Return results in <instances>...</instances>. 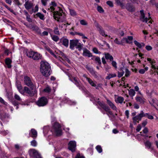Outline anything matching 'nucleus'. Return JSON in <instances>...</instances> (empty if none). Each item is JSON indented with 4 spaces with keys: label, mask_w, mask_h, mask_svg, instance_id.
Here are the masks:
<instances>
[{
    "label": "nucleus",
    "mask_w": 158,
    "mask_h": 158,
    "mask_svg": "<svg viewBox=\"0 0 158 158\" xmlns=\"http://www.w3.org/2000/svg\"><path fill=\"white\" fill-rule=\"evenodd\" d=\"M46 0H41V2L42 5L44 6H45L47 5V1Z\"/></svg>",
    "instance_id": "60"
},
{
    "label": "nucleus",
    "mask_w": 158,
    "mask_h": 158,
    "mask_svg": "<svg viewBox=\"0 0 158 158\" xmlns=\"http://www.w3.org/2000/svg\"><path fill=\"white\" fill-rule=\"evenodd\" d=\"M26 56L30 58L35 60L41 59L42 55L38 53L32 51H27L26 52Z\"/></svg>",
    "instance_id": "4"
},
{
    "label": "nucleus",
    "mask_w": 158,
    "mask_h": 158,
    "mask_svg": "<svg viewBox=\"0 0 158 158\" xmlns=\"http://www.w3.org/2000/svg\"><path fill=\"white\" fill-rule=\"evenodd\" d=\"M61 127L60 125L58 123L55 122L54 123L53 127L57 135H61L62 130Z\"/></svg>",
    "instance_id": "6"
},
{
    "label": "nucleus",
    "mask_w": 158,
    "mask_h": 158,
    "mask_svg": "<svg viewBox=\"0 0 158 158\" xmlns=\"http://www.w3.org/2000/svg\"><path fill=\"white\" fill-rule=\"evenodd\" d=\"M133 39L132 36H129L127 37V38H123L122 40V41H123L126 42L127 43L130 44L131 43V41Z\"/></svg>",
    "instance_id": "23"
},
{
    "label": "nucleus",
    "mask_w": 158,
    "mask_h": 158,
    "mask_svg": "<svg viewBox=\"0 0 158 158\" xmlns=\"http://www.w3.org/2000/svg\"><path fill=\"white\" fill-rule=\"evenodd\" d=\"M12 103L14 106H17L16 108L17 109L19 108V106H18L19 103L18 101L15 100H12Z\"/></svg>",
    "instance_id": "44"
},
{
    "label": "nucleus",
    "mask_w": 158,
    "mask_h": 158,
    "mask_svg": "<svg viewBox=\"0 0 158 158\" xmlns=\"http://www.w3.org/2000/svg\"><path fill=\"white\" fill-rule=\"evenodd\" d=\"M54 32L55 34H57V35H59V31L58 30V27H56L54 29Z\"/></svg>",
    "instance_id": "61"
},
{
    "label": "nucleus",
    "mask_w": 158,
    "mask_h": 158,
    "mask_svg": "<svg viewBox=\"0 0 158 158\" xmlns=\"http://www.w3.org/2000/svg\"><path fill=\"white\" fill-rule=\"evenodd\" d=\"M135 44L139 48H141L142 47L144 46V44L143 43H141L137 42L136 40H135L134 41Z\"/></svg>",
    "instance_id": "29"
},
{
    "label": "nucleus",
    "mask_w": 158,
    "mask_h": 158,
    "mask_svg": "<svg viewBox=\"0 0 158 158\" xmlns=\"http://www.w3.org/2000/svg\"><path fill=\"white\" fill-rule=\"evenodd\" d=\"M97 9L98 11L100 13H102L104 12V10L101 6H98Z\"/></svg>",
    "instance_id": "47"
},
{
    "label": "nucleus",
    "mask_w": 158,
    "mask_h": 158,
    "mask_svg": "<svg viewBox=\"0 0 158 158\" xmlns=\"http://www.w3.org/2000/svg\"><path fill=\"white\" fill-rule=\"evenodd\" d=\"M80 24L83 25H86L87 24V23L85 20H82L80 21Z\"/></svg>",
    "instance_id": "53"
},
{
    "label": "nucleus",
    "mask_w": 158,
    "mask_h": 158,
    "mask_svg": "<svg viewBox=\"0 0 158 158\" xmlns=\"http://www.w3.org/2000/svg\"><path fill=\"white\" fill-rule=\"evenodd\" d=\"M145 48L148 51H150L152 49V47L150 45H147L145 47Z\"/></svg>",
    "instance_id": "63"
},
{
    "label": "nucleus",
    "mask_w": 158,
    "mask_h": 158,
    "mask_svg": "<svg viewBox=\"0 0 158 158\" xmlns=\"http://www.w3.org/2000/svg\"><path fill=\"white\" fill-rule=\"evenodd\" d=\"M93 51L96 54H99L100 53L98 52V49L95 48H94L93 49Z\"/></svg>",
    "instance_id": "59"
},
{
    "label": "nucleus",
    "mask_w": 158,
    "mask_h": 158,
    "mask_svg": "<svg viewBox=\"0 0 158 158\" xmlns=\"http://www.w3.org/2000/svg\"><path fill=\"white\" fill-rule=\"evenodd\" d=\"M136 100L137 102H139L140 103H143L144 102L143 99L140 97H137Z\"/></svg>",
    "instance_id": "50"
},
{
    "label": "nucleus",
    "mask_w": 158,
    "mask_h": 158,
    "mask_svg": "<svg viewBox=\"0 0 158 158\" xmlns=\"http://www.w3.org/2000/svg\"><path fill=\"white\" fill-rule=\"evenodd\" d=\"M3 5L8 10H9L10 12L13 13V14H15V12L14 10L12 9L9 7L7 5H6L5 4H3Z\"/></svg>",
    "instance_id": "42"
},
{
    "label": "nucleus",
    "mask_w": 158,
    "mask_h": 158,
    "mask_svg": "<svg viewBox=\"0 0 158 158\" xmlns=\"http://www.w3.org/2000/svg\"><path fill=\"white\" fill-rule=\"evenodd\" d=\"M95 26L97 29L98 31L102 28L97 23H95Z\"/></svg>",
    "instance_id": "56"
},
{
    "label": "nucleus",
    "mask_w": 158,
    "mask_h": 158,
    "mask_svg": "<svg viewBox=\"0 0 158 158\" xmlns=\"http://www.w3.org/2000/svg\"><path fill=\"white\" fill-rule=\"evenodd\" d=\"M14 98L15 99L18 101H21V99L19 96L16 94H15Z\"/></svg>",
    "instance_id": "54"
},
{
    "label": "nucleus",
    "mask_w": 158,
    "mask_h": 158,
    "mask_svg": "<svg viewBox=\"0 0 158 158\" xmlns=\"http://www.w3.org/2000/svg\"><path fill=\"white\" fill-rule=\"evenodd\" d=\"M40 69H49L51 66L49 64L45 61H42L40 62Z\"/></svg>",
    "instance_id": "9"
},
{
    "label": "nucleus",
    "mask_w": 158,
    "mask_h": 158,
    "mask_svg": "<svg viewBox=\"0 0 158 158\" xmlns=\"http://www.w3.org/2000/svg\"><path fill=\"white\" fill-rule=\"evenodd\" d=\"M51 89L50 88L48 87H47L45 89H44V91L45 92L49 93L51 92Z\"/></svg>",
    "instance_id": "52"
},
{
    "label": "nucleus",
    "mask_w": 158,
    "mask_h": 158,
    "mask_svg": "<svg viewBox=\"0 0 158 158\" xmlns=\"http://www.w3.org/2000/svg\"><path fill=\"white\" fill-rule=\"evenodd\" d=\"M36 15L42 20H44V15L40 13H38L36 14Z\"/></svg>",
    "instance_id": "37"
},
{
    "label": "nucleus",
    "mask_w": 158,
    "mask_h": 158,
    "mask_svg": "<svg viewBox=\"0 0 158 158\" xmlns=\"http://www.w3.org/2000/svg\"><path fill=\"white\" fill-rule=\"evenodd\" d=\"M89 72L94 76L96 77H98V73L94 70H89Z\"/></svg>",
    "instance_id": "34"
},
{
    "label": "nucleus",
    "mask_w": 158,
    "mask_h": 158,
    "mask_svg": "<svg viewBox=\"0 0 158 158\" xmlns=\"http://www.w3.org/2000/svg\"><path fill=\"white\" fill-rule=\"evenodd\" d=\"M77 87L79 88L80 89H81L84 91H85V88L81 84H80L79 86H78Z\"/></svg>",
    "instance_id": "58"
},
{
    "label": "nucleus",
    "mask_w": 158,
    "mask_h": 158,
    "mask_svg": "<svg viewBox=\"0 0 158 158\" xmlns=\"http://www.w3.org/2000/svg\"><path fill=\"white\" fill-rule=\"evenodd\" d=\"M86 79L88 81L89 83L92 86L94 87L96 86V84L94 82L92 81V80L89 78L86 77Z\"/></svg>",
    "instance_id": "31"
},
{
    "label": "nucleus",
    "mask_w": 158,
    "mask_h": 158,
    "mask_svg": "<svg viewBox=\"0 0 158 158\" xmlns=\"http://www.w3.org/2000/svg\"><path fill=\"white\" fill-rule=\"evenodd\" d=\"M76 48H77L79 51H81L82 48V45L80 43L77 47H76Z\"/></svg>",
    "instance_id": "57"
},
{
    "label": "nucleus",
    "mask_w": 158,
    "mask_h": 158,
    "mask_svg": "<svg viewBox=\"0 0 158 158\" xmlns=\"http://www.w3.org/2000/svg\"><path fill=\"white\" fill-rule=\"evenodd\" d=\"M150 101H151V102L149 101L150 103L152 105L154 106L155 105H156L158 106V100L156 98H152Z\"/></svg>",
    "instance_id": "26"
},
{
    "label": "nucleus",
    "mask_w": 158,
    "mask_h": 158,
    "mask_svg": "<svg viewBox=\"0 0 158 158\" xmlns=\"http://www.w3.org/2000/svg\"><path fill=\"white\" fill-rule=\"evenodd\" d=\"M140 12L141 13V17H140V19L143 22L147 23L148 20H149L151 19V17L150 16V13H148V18L147 17H145V15L143 12V10H141L140 11Z\"/></svg>",
    "instance_id": "11"
},
{
    "label": "nucleus",
    "mask_w": 158,
    "mask_h": 158,
    "mask_svg": "<svg viewBox=\"0 0 158 158\" xmlns=\"http://www.w3.org/2000/svg\"><path fill=\"white\" fill-rule=\"evenodd\" d=\"M97 103L99 106L98 107V108L101 111L102 113L104 114H105V112L103 110L106 112V114L109 116V114L111 115H113L112 112L110 111V107L105 103L102 101L101 102L99 101H98Z\"/></svg>",
    "instance_id": "1"
},
{
    "label": "nucleus",
    "mask_w": 158,
    "mask_h": 158,
    "mask_svg": "<svg viewBox=\"0 0 158 158\" xmlns=\"http://www.w3.org/2000/svg\"><path fill=\"white\" fill-rule=\"evenodd\" d=\"M99 33L105 37L109 36V37H110V36L109 35L108 36L105 33V31L102 28L99 30H98Z\"/></svg>",
    "instance_id": "30"
},
{
    "label": "nucleus",
    "mask_w": 158,
    "mask_h": 158,
    "mask_svg": "<svg viewBox=\"0 0 158 158\" xmlns=\"http://www.w3.org/2000/svg\"><path fill=\"white\" fill-rule=\"evenodd\" d=\"M144 144L145 146L147 147L149 149L151 148V143L149 141H147Z\"/></svg>",
    "instance_id": "39"
},
{
    "label": "nucleus",
    "mask_w": 158,
    "mask_h": 158,
    "mask_svg": "<svg viewBox=\"0 0 158 158\" xmlns=\"http://www.w3.org/2000/svg\"><path fill=\"white\" fill-rule=\"evenodd\" d=\"M24 82L25 84L31 87L33 85L30 78L27 76H25L24 77Z\"/></svg>",
    "instance_id": "14"
},
{
    "label": "nucleus",
    "mask_w": 158,
    "mask_h": 158,
    "mask_svg": "<svg viewBox=\"0 0 158 158\" xmlns=\"http://www.w3.org/2000/svg\"><path fill=\"white\" fill-rule=\"evenodd\" d=\"M143 116L147 117L148 118L150 119H153L154 118L152 116L149 114L148 113H143Z\"/></svg>",
    "instance_id": "41"
},
{
    "label": "nucleus",
    "mask_w": 158,
    "mask_h": 158,
    "mask_svg": "<svg viewBox=\"0 0 158 158\" xmlns=\"http://www.w3.org/2000/svg\"><path fill=\"white\" fill-rule=\"evenodd\" d=\"M48 51L55 58L57 59L61 62L62 60H64L66 61L68 63H70V60L62 52H60V53H55L52 50L50 49L48 50Z\"/></svg>",
    "instance_id": "2"
},
{
    "label": "nucleus",
    "mask_w": 158,
    "mask_h": 158,
    "mask_svg": "<svg viewBox=\"0 0 158 158\" xmlns=\"http://www.w3.org/2000/svg\"><path fill=\"white\" fill-rule=\"evenodd\" d=\"M77 86H79L80 84H81L80 82L79 81H78L77 78L75 77H73V80L74 81L71 80Z\"/></svg>",
    "instance_id": "35"
},
{
    "label": "nucleus",
    "mask_w": 158,
    "mask_h": 158,
    "mask_svg": "<svg viewBox=\"0 0 158 158\" xmlns=\"http://www.w3.org/2000/svg\"><path fill=\"white\" fill-rule=\"evenodd\" d=\"M31 29H32L33 31H34L35 32L38 34H40L41 33L40 30L37 26H32L31 27Z\"/></svg>",
    "instance_id": "22"
},
{
    "label": "nucleus",
    "mask_w": 158,
    "mask_h": 158,
    "mask_svg": "<svg viewBox=\"0 0 158 158\" xmlns=\"http://www.w3.org/2000/svg\"><path fill=\"white\" fill-rule=\"evenodd\" d=\"M76 146L75 141H70L68 143V149L72 152H74L75 151Z\"/></svg>",
    "instance_id": "12"
},
{
    "label": "nucleus",
    "mask_w": 158,
    "mask_h": 158,
    "mask_svg": "<svg viewBox=\"0 0 158 158\" xmlns=\"http://www.w3.org/2000/svg\"><path fill=\"white\" fill-rule=\"evenodd\" d=\"M124 73V72L123 70H119L118 72V77L119 78L123 76Z\"/></svg>",
    "instance_id": "33"
},
{
    "label": "nucleus",
    "mask_w": 158,
    "mask_h": 158,
    "mask_svg": "<svg viewBox=\"0 0 158 158\" xmlns=\"http://www.w3.org/2000/svg\"><path fill=\"white\" fill-rule=\"evenodd\" d=\"M75 158H85L83 156H81L79 153H78L76 155Z\"/></svg>",
    "instance_id": "64"
},
{
    "label": "nucleus",
    "mask_w": 158,
    "mask_h": 158,
    "mask_svg": "<svg viewBox=\"0 0 158 158\" xmlns=\"http://www.w3.org/2000/svg\"><path fill=\"white\" fill-rule=\"evenodd\" d=\"M135 94V92L134 89H131L129 90V95L132 97L134 96Z\"/></svg>",
    "instance_id": "40"
},
{
    "label": "nucleus",
    "mask_w": 158,
    "mask_h": 158,
    "mask_svg": "<svg viewBox=\"0 0 158 158\" xmlns=\"http://www.w3.org/2000/svg\"><path fill=\"white\" fill-rule=\"evenodd\" d=\"M48 101L45 97H42L39 99L36 102V104L39 106H43L47 105Z\"/></svg>",
    "instance_id": "5"
},
{
    "label": "nucleus",
    "mask_w": 158,
    "mask_h": 158,
    "mask_svg": "<svg viewBox=\"0 0 158 158\" xmlns=\"http://www.w3.org/2000/svg\"><path fill=\"white\" fill-rule=\"evenodd\" d=\"M143 116V110L141 112V113L132 118V120L134 124L136 125V123H139V121L142 118Z\"/></svg>",
    "instance_id": "8"
},
{
    "label": "nucleus",
    "mask_w": 158,
    "mask_h": 158,
    "mask_svg": "<svg viewBox=\"0 0 158 158\" xmlns=\"http://www.w3.org/2000/svg\"><path fill=\"white\" fill-rule=\"evenodd\" d=\"M40 72L43 75L46 77H48L51 74L50 71L49 70H40Z\"/></svg>",
    "instance_id": "19"
},
{
    "label": "nucleus",
    "mask_w": 158,
    "mask_h": 158,
    "mask_svg": "<svg viewBox=\"0 0 158 158\" xmlns=\"http://www.w3.org/2000/svg\"><path fill=\"white\" fill-rule=\"evenodd\" d=\"M116 76V74L115 73L110 74L106 78L107 79H110L111 78L115 77Z\"/></svg>",
    "instance_id": "45"
},
{
    "label": "nucleus",
    "mask_w": 158,
    "mask_h": 158,
    "mask_svg": "<svg viewBox=\"0 0 158 158\" xmlns=\"http://www.w3.org/2000/svg\"><path fill=\"white\" fill-rule=\"evenodd\" d=\"M147 60L151 64L152 68L154 69H158V65L156 64L155 60L152 59L148 58Z\"/></svg>",
    "instance_id": "13"
},
{
    "label": "nucleus",
    "mask_w": 158,
    "mask_h": 158,
    "mask_svg": "<svg viewBox=\"0 0 158 158\" xmlns=\"http://www.w3.org/2000/svg\"><path fill=\"white\" fill-rule=\"evenodd\" d=\"M30 156L33 158H42L38 152L35 149H31L29 151Z\"/></svg>",
    "instance_id": "7"
},
{
    "label": "nucleus",
    "mask_w": 158,
    "mask_h": 158,
    "mask_svg": "<svg viewBox=\"0 0 158 158\" xmlns=\"http://www.w3.org/2000/svg\"><path fill=\"white\" fill-rule=\"evenodd\" d=\"M51 37L52 40L55 42H57L59 40V37L55 35H51Z\"/></svg>",
    "instance_id": "43"
},
{
    "label": "nucleus",
    "mask_w": 158,
    "mask_h": 158,
    "mask_svg": "<svg viewBox=\"0 0 158 158\" xmlns=\"http://www.w3.org/2000/svg\"><path fill=\"white\" fill-rule=\"evenodd\" d=\"M24 5L26 9L29 10L33 6V4L30 2H25Z\"/></svg>",
    "instance_id": "21"
},
{
    "label": "nucleus",
    "mask_w": 158,
    "mask_h": 158,
    "mask_svg": "<svg viewBox=\"0 0 158 158\" xmlns=\"http://www.w3.org/2000/svg\"><path fill=\"white\" fill-rule=\"evenodd\" d=\"M29 134L31 137L33 139H35L37 136V131L35 129H32Z\"/></svg>",
    "instance_id": "18"
},
{
    "label": "nucleus",
    "mask_w": 158,
    "mask_h": 158,
    "mask_svg": "<svg viewBox=\"0 0 158 158\" xmlns=\"http://www.w3.org/2000/svg\"><path fill=\"white\" fill-rule=\"evenodd\" d=\"M70 14L73 16H75L77 15V13L73 9H69Z\"/></svg>",
    "instance_id": "36"
},
{
    "label": "nucleus",
    "mask_w": 158,
    "mask_h": 158,
    "mask_svg": "<svg viewBox=\"0 0 158 158\" xmlns=\"http://www.w3.org/2000/svg\"><path fill=\"white\" fill-rule=\"evenodd\" d=\"M105 58L107 60H109L110 61L113 60V56L109 53H105Z\"/></svg>",
    "instance_id": "28"
},
{
    "label": "nucleus",
    "mask_w": 158,
    "mask_h": 158,
    "mask_svg": "<svg viewBox=\"0 0 158 158\" xmlns=\"http://www.w3.org/2000/svg\"><path fill=\"white\" fill-rule=\"evenodd\" d=\"M31 145L35 147L37 146V143L35 139L31 141Z\"/></svg>",
    "instance_id": "49"
},
{
    "label": "nucleus",
    "mask_w": 158,
    "mask_h": 158,
    "mask_svg": "<svg viewBox=\"0 0 158 158\" xmlns=\"http://www.w3.org/2000/svg\"><path fill=\"white\" fill-rule=\"evenodd\" d=\"M106 3L108 4L109 6L110 7L113 6V4L112 2L110 1H108L106 2Z\"/></svg>",
    "instance_id": "62"
},
{
    "label": "nucleus",
    "mask_w": 158,
    "mask_h": 158,
    "mask_svg": "<svg viewBox=\"0 0 158 158\" xmlns=\"http://www.w3.org/2000/svg\"><path fill=\"white\" fill-rule=\"evenodd\" d=\"M23 90V93H26L31 97H32L34 95V93L33 91H31L29 89L26 87L25 86L24 87V89Z\"/></svg>",
    "instance_id": "17"
},
{
    "label": "nucleus",
    "mask_w": 158,
    "mask_h": 158,
    "mask_svg": "<svg viewBox=\"0 0 158 158\" xmlns=\"http://www.w3.org/2000/svg\"><path fill=\"white\" fill-rule=\"evenodd\" d=\"M60 42L63 45L65 46V47H68L69 44V41L66 37H63L61 38L60 40Z\"/></svg>",
    "instance_id": "15"
},
{
    "label": "nucleus",
    "mask_w": 158,
    "mask_h": 158,
    "mask_svg": "<svg viewBox=\"0 0 158 158\" xmlns=\"http://www.w3.org/2000/svg\"><path fill=\"white\" fill-rule=\"evenodd\" d=\"M39 9V7L38 5H36L34 8L32 9V10L33 12L35 13L38 11Z\"/></svg>",
    "instance_id": "55"
},
{
    "label": "nucleus",
    "mask_w": 158,
    "mask_h": 158,
    "mask_svg": "<svg viewBox=\"0 0 158 158\" xmlns=\"http://www.w3.org/2000/svg\"><path fill=\"white\" fill-rule=\"evenodd\" d=\"M83 52L82 55L83 56H87L88 57H90L92 56V53L90 52L87 48H84L83 49Z\"/></svg>",
    "instance_id": "16"
},
{
    "label": "nucleus",
    "mask_w": 158,
    "mask_h": 158,
    "mask_svg": "<svg viewBox=\"0 0 158 158\" xmlns=\"http://www.w3.org/2000/svg\"><path fill=\"white\" fill-rule=\"evenodd\" d=\"M17 88L21 93H23V90L22 89V87L20 84H18L17 85Z\"/></svg>",
    "instance_id": "46"
},
{
    "label": "nucleus",
    "mask_w": 158,
    "mask_h": 158,
    "mask_svg": "<svg viewBox=\"0 0 158 158\" xmlns=\"http://www.w3.org/2000/svg\"><path fill=\"white\" fill-rule=\"evenodd\" d=\"M78 40H70V48L72 50L74 49V47H76L80 44Z\"/></svg>",
    "instance_id": "10"
},
{
    "label": "nucleus",
    "mask_w": 158,
    "mask_h": 158,
    "mask_svg": "<svg viewBox=\"0 0 158 158\" xmlns=\"http://www.w3.org/2000/svg\"><path fill=\"white\" fill-rule=\"evenodd\" d=\"M60 9L59 8V11H54L53 12V17L54 19L57 21L60 22H63L66 21V19L65 14L62 13V11L60 10Z\"/></svg>",
    "instance_id": "3"
},
{
    "label": "nucleus",
    "mask_w": 158,
    "mask_h": 158,
    "mask_svg": "<svg viewBox=\"0 0 158 158\" xmlns=\"http://www.w3.org/2000/svg\"><path fill=\"white\" fill-rule=\"evenodd\" d=\"M91 59L95 61V62L98 64H101L100 58L98 57L92 56Z\"/></svg>",
    "instance_id": "24"
},
{
    "label": "nucleus",
    "mask_w": 158,
    "mask_h": 158,
    "mask_svg": "<svg viewBox=\"0 0 158 158\" xmlns=\"http://www.w3.org/2000/svg\"><path fill=\"white\" fill-rule=\"evenodd\" d=\"M107 102L110 107L113 110H116V107L114 104L109 100L107 99Z\"/></svg>",
    "instance_id": "25"
},
{
    "label": "nucleus",
    "mask_w": 158,
    "mask_h": 158,
    "mask_svg": "<svg viewBox=\"0 0 158 158\" xmlns=\"http://www.w3.org/2000/svg\"><path fill=\"white\" fill-rule=\"evenodd\" d=\"M111 61V64L113 67L115 69H117V63L116 61H114L113 60Z\"/></svg>",
    "instance_id": "51"
},
{
    "label": "nucleus",
    "mask_w": 158,
    "mask_h": 158,
    "mask_svg": "<svg viewBox=\"0 0 158 158\" xmlns=\"http://www.w3.org/2000/svg\"><path fill=\"white\" fill-rule=\"evenodd\" d=\"M96 148L97 150V151L99 152V153H101L102 152V149L101 147V146L100 145H98L96 147Z\"/></svg>",
    "instance_id": "48"
},
{
    "label": "nucleus",
    "mask_w": 158,
    "mask_h": 158,
    "mask_svg": "<svg viewBox=\"0 0 158 158\" xmlns=\"http://www.w3.org/2000/svg\"><path fill=\"white\" fill-rule=\"evenodd\" d=\"M9 115L4 112L2 113L0 115V118L2 120H4L6 118H9Z\"/></svg>",
    "instance_id": "27"
},
{
    "label": "nucleus",
    "mask_w": 158,
    "mask_h": 158,
    "mask_svg": "<svg viewBox=\"0 0 158 158\" xmlns=\"http://www.w3.org/2000/svg\"><path fill=\"white\" fill-rule=\"evenodd\" d=\"M115 1L118 5H119L122 7H124V4L121 2L120 0H115Z\"/></svg>",
    "instance_id": "38"
},
{
    "label": "nucleus",
    "mask_w": 158,
    "mask_h": 158,
    "mask_svg": "<svg viewBox=\"0 0 158 158\" xmlns=\"http://www.w3.org/2000/svg\"><path fill=\"white\" fill-rule=\"evenodd\" d=\"M124 100L123 97H118L116 100H115L117 103H122Z\"/></svg>",
    "instance_id": "32"
},
{
    "label": "nucleus",
    "mask_w": 158,
    "mask_h": 158,
    "mask_svg": "<svg viewBox=\"0 0 158 158\" xmlns=\"http://www.w3.org/2000/svg\"><path fill=\"white\" fill-rule=\"evenodd\" d=\"M12 62L11 60L9 58H7L5 59V63L6 66L9 69L11 68V64Z\"/></svg>",
    "instance_id": "20"
}]
</instances>
